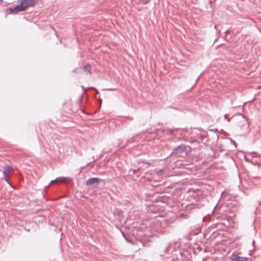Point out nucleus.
<instances>
[{
    "instance_id": "nucleus-1",
    "label": "nucleus",
    "mask_w": 261,
    "mask_h": 261,
    "mask_svg": "<svg viewBox=\"0 0 261 261\" xmlns=\"http://www.w3.org/2000/svg\"><path fill=\"white\" fill-rule=\"evenodd\" d=\"M20 5L16 6L14 9H10L11 13L25 11L29 7L34 6L36 2V0H20Z\"/></svg>"
},
{
    "instance_id": "nucleus-2",
    "label": "nucleus",
    "mask_w": 261,
    "mask_h": 261,
    "mask_svg": "<svg viewBox=\"0 0 261 261\" xmlns=\"http://www.w3.org/2000/svg\"><path fill=\"white\" fill-rule=\"evenodd\" d=\"M103 180L98 177H92L88 179L86 182V185L87 186H96L99 183L102 182Z\"/></svg>"
},
{
    "instance_id": "nucleus-3",
    "label": "nucleus",
    "mask_w": 261,
    "mask_h": 261,
    "mask_svg": "<svg viewBox=\"0 0 261 261\" xmlns=\"http://www.w3.org/2000/svg\"><path fill=\"white\" fill-rule=\"evenodd\" d=\"M186 149L184 145H178L174 149L172 153L175 155L180 156L183 153L186 152Z\"/></svg>"
},
{
    "instance_id": "nucleus-4",
    "label": "nucleus",
    "mask_w": 261,
    "mask_h": 261,
    "mask_svg": "<svg viewBox=\"0 0 261 261\" xmlns=\"http://www.w3.org/2000/svg\"><path fill=\"white\" fill-rule=\"evenodd\" d=\"M4 173L5 176L6 180H8L9 176L14 173L13 170L11 167L9 166H6L4 168Z\"/></svg>"
},
{
    "instance_id": "nucleus-5",
    "label": "nucleus",
    "mask_w": 261,
    "mask_h": 261,
    "mask_svg": "<svg viewBox=\"0 0 261 261\" xmlns=\"http://www.w3.org/2000/svg\"><path fill=\"white\" fill-rule=\"evenodd\" d=\"M177 247V244L176 242H170L166 247L165 251L167 253L172 252L176 250Z\"/></svg>"
},
{
    "instance_id": "nucleus-6",
    "label": "nucleus",
    "mask_w": 261,
    "mask_h": 261,
    "mask_svg": "<svg viewBox=\"0 0 261 261\" xmlns=\"http://www.w3.org/2000/svg\"><path fill=\"white\" fill-rule=\"evenodd\" d=\"M91 69L92 66L90 64L85 65L83 67V74H85V75H87L88 76H90Z\"/></svg>"
},
{
    "instance_id": "nucleus-7",
    "label": "nucleus",
    "mask_w": 261,
    "mask_h": 261,
    "mask_svg": "<svg viewBox=\"0 0 261 261\" xmlns=\"http://www.w3.org/2000/svg\"><path fill=\"white\" fill-rule=\"evenodd\" d=\"M71 180V179L69 177H58L56 178L54 180H52V182H62V183H66L70 181Z\"/></svg>"
},
{
    "instance_id": "nucleus-8",
    "label": "nucleus",
    "mask_w": 261,
    "mask_h": 261,
    "mask_svg": "<svg viewBox=\"0 0 261 261\" xmlns=\"http://www.w3.org/2000/svg\"><path fill=\"white\" fill-rule=\"evenodd\" d=\"M139 136V135H137L136 136H134L131 139L127 140L126 142L125 145L124 146H123V147L128 146L129 144H130L131 143H135V141H136V138L138 137Z\"/></svg>"
},
{
    "instance_id": "nucleus-9",
    "label": "nucleus",
    "mask_w": 261,
    "mask_h": 261,
    "mask_svg": "<svg viewBox=\"0 0 261 261\" xmlns=\"http://www.w3.org/2000/svg\"><path fill=\"white\" fill-rule=\"evenodd\" d=\"M156 231L162 234H165L168 232V231L165 228H160L156 230Z\"/></svg>"
},
{
    "instance_id": "nucleus-10",
    "label": "nucleus",
    "mask_w": 261,
    "mask_h": 261,
    "mask_svg": "<svg viewBox=\"0 0 261 261\" xmlns=\"http://www.w3.org/2000/svg\"><path fill=\"white\" fill-rule=\"evenodd\" d=\"M234 261H247L246 257L237 256L234 259Z\"/></svg>"
},
{
    "instance_id": "nucleus-11",
    "label": "nucleus",
    "mask_w": 261,
    "mask_h": 261,
    "mask_svg": "<svg viewBox=\"0 0 261 261\" xmlns=\"http://www.w3.org/2000/svg\"><path fill=\"white\" fill-rule=\"evenodd\" d=\"M139 170V168L136 169H130L129 171V173H132L133 174H135Z\"/></svg>"
},
{
    "instance_id": "nucleus-12",
    "label": "nucleus",
    "mask_w": 261,
    "mask_h": 261,
    "mask_svg": "<svg viewBox=\"0 0 261 261\" xmlns=\"http://www.w3.org/2000/svg\"><path fill=\"white\" fill-rule=\"evenodd\" d=\"M170 220L165 219V220H164L162 225H167L170 223Z\"/></svg>"
},
{
    "instance_id": "nucleus-13",
    "label": "nucleus",
    "mask_w": 261,
    "mask_h": 261,
    "mask_svg": "<svg viewBox=\"0 0 261 261\" xmlns=\"http://www.w3.org/2000/svg\"><path fill=\"white\" fill-rule=\"evenodd\" d=\"M165 130L163 129H156V133H159L160 132L163 133Z\"/></svg>"
},
{
    "instance_id": "nucleus-14",
    "label": "nucleus",
    "mask_w": 261,
    "mask_h": 261,
    "mask_svg": "<svg viewBox=\"0 0 261 261\" xmlns=\"http://www.w3.org/2000/svg\"><path fill=\"white\" fill-rule=\"evenodd\" d=\"M121 232H122V234L123 236L125 238V240H126L127 242H130V240H129L127 238H126V237L125 236L124 233L122 231H121Z\"/></svg>"
},
{
    "instance_id": "nucleus-15",
    "label": "nucleus",
    "mask_w": 261,
    "mask_h": 261,
    "mask_svg": "<svg viewBox=\"0 0 261 261\" xmlns=\"http://www.w3.org/2000/svg\"><path fill=\"white\" fill-rule=\"evenodd\" d=\"M82 90H83V95L84 93H86L87 90L85 88H84L83 87Z\"/></svg>"
},
{
    "instance_id": "nucleus-16",
    "label": "nucleus",
    "mask_w": 261,
    "mask_h": 261,
    "mask_svg": "<svg viewBox=\"0 0 261 261\" xmlns=\"http://www.w3.org/2000/svg\"><path fill=\"white\" fill-rule=\"evenodd\" d=\"M231 142L236 147L237 146V143L233 140H231Z\"/></svg>"
},
{
    "instance_id": "nucleus-17",
    "label": "nucleus",
    "mask_w": 261,
    "mask_h": 261,
    "mask_svg": "<svg viewBox=\"0 0 261 261\" xmlns=\"http://www.w3.org/2000/svg\"><path fill=\"white\" fill-rule=\"evenodd\" d=\"M202 220H203V221H206V217H204L202 218Z\"/></svg>"
},
{
    "instance_id": "nucleus-18",
    "label": "nucleus",
    "mask_w": 261,
    "mask_h": 261,
    "mask_svg": "<svg viewBox=\"0 0 261 261\" xmlns=\"http://www.w3.org/2000/svg\"><path fill=\"white\" fill-rule=\"evenodd\" d=\"M197 249H198L199 250H200V251H201V250H202V248H201V247H198L197 248Z\"/></svg>"
},
{
    "instance_id": "nucleus-19",
    "label": "nucleus",
    "mask_w": 261,
    "mask_h": 261,
    "mask_svg": "<svg viewBox=\"0 0 261 261\" xmlns=\"http://www.w3.org/2000/svg\"><path fill=\"white\" fill-rule=\"evenodd\" d=\"M229 33V31L228 30H227L225 32V34H227L228 33Z\"/></svg>"
},
{
    "instance_id": "nucleus-20",
    "label": "nucleus",
    "mask_w": 261,
    "mask_h": 261,
    "mask_svg": "<svg viewBox=\"0 0 261 261\" xmlns=\"http://www.w3.org/2000/svg\"><path fill=\"white\" fill-rule=\"evenodd\" d=\"M107 90H108V91H112V90H113V89H107Z\"/></svg>"
},
{
    "instance_id": "nucleus-21",
    "label": "nucleus",
    "mask_w": 261,
    "mask_h": 261,
    "mask_svg": "<svg viewBox=\"0 0 261 261\" xmlns=\"http://www.w3.org/2000/svg\"><path fill=\"white\" fill-rule=\"evenodd\" d=\"M224 117L225 119H227V115H224Z\"/></svg>"
},
{
    "instance_id": "nucleus-22",
    "label": "nucleus",
    "mask_w": 261,
    "mask_h": 261,
    "mask_svg": "<svg viewBox=\"0 0 261 261\" xmlns=\"http://www.w3.org/2000/svg\"><path fill=\"white\" fill-rule=\"evenodd\" d=\"M82 112H83V113H85V111H84V109H83Z\"/></svg>"
},
{
    "instance_id": "nucleus-23",
    "label": "nucleus",
    "mask_w": 261,
    "mask_h": 261,
    "mask_svg": "<svg viewBox=\"0 0 261 261\" xmlns=\"http://www.w3.org/2000/svg\"><path fill=\"white\" fill-rule=\"evenodd\" d=\"M2 2H3V0H0V4H2Z\"/></svg>"
},
{
    "instance_id": "nucleus-24",
    "label": "nucleus",
    "mask_w": 261,
    "mask_h": 261,
    "mask_svg": "<svg viewBox=\"0 0 261 261\" xmlns=\"http://www.w3.org/2000/svg\"><path fill=\"white\" fill-rule=\"evenodd\" d=\"M89 164V163H86V165H88Z\"/></svg>"
}]
</instances>
